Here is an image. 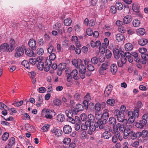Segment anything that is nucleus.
<instances>
[{"instance_id":"29","label":"nucleus","mask_w":148,"mask_h":148,"mask_svg":"<svg viewBox=\"0 0 148 148\" xmlns=\"http://www.w3.org/2000/svg\"><path fill=\"white\" fill-rule=\"evenodd\" d=\"M119 51L118 49H116L113 51L114 56L115 58L116 59H118L120 57L119 54Z\"/></svg>"},{"instance_id":"32","label":"nucleus","mask_w":148,"mask_h":148,"mask_svg":"<svg viewBox=\"0 0 148 148\" xmlns=\"http://www.w3.org/2000/svg\"><path fill=\"white\" fill-rule=\"evenodd\" d=\"M25 53L27 56L31 57L33 56L34 55V52L33 51L30 49H26Z\"/></svg>"},{"instance_id":"41","label":"nucleus","mask_w":148,"mask_h":148,"mask_svg":"<svg viewBox=\"0 0 148 148\" xmlns=\"http://www.w3.org/2000/svg\"><path fill=\"white\" fill-rule=\"evenodd\" d=\"M132 8L135 12H137L139 11V8L138 7L137 4H133L132 5Z\"/></svg>"},{"instance_id":"20","label":"nucleus","mask_w":148,"mask_h":148,"mask_svg":"<svg viewBox=\"0 0 148 148\" xmlns=\"http://www.w3.org/2000/svg\"><path fill=\"white\" fill-rule=\"evenodd\" d=\"M0 46L1 50H3L4 51H6L8 52V49L9 48V45L8 43H3L1 44Z\"/></svg>"},{"instance_id":"55","label":"nucleus","mask_w":148,"mask_h":148,"mask_svg":"<svg viewBox=\"0 0 148 148\" xmlns=\"http://www.w3.org/2000/svg\"><path fill=\"white\" fill-rule=\"evenodd\" d=\"M83 105L84 106L86 109L87 110L88 108V100H84L83 101Z\"/></svg>"},{"instance_id":"30","label":"nucleus","mask_w":148,"mask_h":148,"mask_svg":"<svg viewBox=\"0 0 148 148\" xmlns=\"http://www.w3.org/2000/svg\"><path fill=\"white\" fill-rule=\"evenodd\" d=\"M57 120L61 122H62L65 119L64 115L62 114H59L57 116Z\"/></svg>"},{"instance_id":"64","label":"nucleus","mask_w":148,"mask_h":148,"mask_svg":"<svg viewBox=\"0 0 148 148\" xmlns=\"http://www.w3.org/2000/svg\"><path fill=\"white\" fill-rule=\"evenodd\" d=\"M29 75L30 76L31 78H34L36 75L35 72L33 71H32L31 72H29Z\"/></svg>"},{"instance_id":"31","label":"nucleus","mask_w":148,"mask_h":148,"mask_svg":"<svg viewBox=\"0 0 148 148\" xmlns=\"http://www.w3.org/2000/svg\"><path fill=\"white\" fill-rule=\"evenodd\" d=\"M72 23V20L70 18H67L65 19L64 22V24L66 26L70 25Z\"/></svg>"},{"instance_id":"14","label":"nucleus","mask_w":148,"mask_h":148,"mask_svg":"<svg viewBox=\"0 0 148 148\" xmlns=\"http://www.w3.org/2000/svg\"><path fill=\"white\" fill-rule=\"evenodd\" d=\"M63 131L64 133L68 134L70 133L72 131V128L69 125H65L63 127Z\"/></svg>"},{"instance_id":"34","label":"nucleus","mask_w":148,"mask_h":148,"mask_svg":"<svg viewBox=\"0 0 148 148\" xmlns=\"http://www.w3.org/2000/svg\"><path fill=\"white\" fill-rule=\"evenodd\" d=\"M140 21L137 19H135L132 22L133 25L135 27H138L140 26Z\"/></svg>"},{"instance_id":"44","label":"nucleus","mask_w":148,"mask_h":148,"mask_svg":"<svg viewBox=\"0 0 148 148\" xmlns=\"http://www.w3.org/2000/svg\"><path fill=\"white\" fill-rule=\"evenodd\" d=\"M80 62V63H81V60L80 59H78L77 60L75 59H74L72 61V62L73 64L75 67L79 66L78 62Z\"/></svg>"},{"instance_id":"48","label":"nucleus","mask_w":148,"mask_h":148,"mask_svg":"<svg viewBox=\"0 0 148 148\" xmlns=\"http://www.w3.org/2000/svg\"><path fill=\"white\" fill-rule=\"evenodd\" d=\"M136 117L134 116H130L129 118L127 121V123L129 124L132 123H133L135 121V118Z\"/></svg>"},{"instance_id":"9","label":"nucleus","mask_w":148,"mask_h":148,"mask_svg":"<svg viewBox=\"0 0 148 148\" xmlns=\"http://www.w3.org/2000/svg\"><path fill=\"white\" fill-rule=\"evenodd\" d=\"M45 62V65L43 68L44 70L46 71H48L49 70L50 66L52 64L51 61L49 60H47Z\"/></svg>"},{"instance_id":"36","label":"nucleus","mask_w":148,"mask_h":148,"mask_svg":"<svg viewBox=\"0 0 148 148\" xmlns=\"http://www.w3.org/2000/svg\"><path fill=\"white\" fill-rule=\"evenodd\" d=\"M21 64L27 69H29L30 68L29 64L27 61H23L21 63Z\"/></svg>"},{"instance_id":"50","label":"nucleus","mask_w":148,"mask_h":148,"mask_svg":"<svg viewBox=\"0 0 148 148\" xmlns=\"http://www.w3.org/2000/svg\"><path fill=\"white\" fill-rule=\"evenodd\" d=\"M108 64L106 62L103 63L101 65L100 69V71H104L106 70L107 69Z\"/></svg>"},{"instance_id":"35","label":"nucleus","mask_w":148,"mask_h":148,"mask_svg":"<svg viewBox=\"0 0 148 148\" xmlns=\"http://www.w3.org/2000/svg\"><path fill=\"white\" fill-rule=\"evenodd\" d=\"M117 71V67L116 65L113 64L111 66V71L113 74H115Z\"/></svg>"},{"instance_id":"45","label":"nucleus","mask_w":148,"mask_h":148,"mask_svg":"<svg viewBox=\"0 0 148 148\" xmlns=\"http://www.w3.org/2000/svg\"><path fill=\"white\" fill-rule=\"evenodd\" d=\"M128 136H130L132 139L134 140L136 139V133L132 131L130 132Z\"/></svg>"},{"instance_id":"28","label":"nucleus","mask_w":148,"mask_h":148,"mask_svg":"<svg viewBox=\"0 0 148 148\" xmlns=\"http://www.w3.org/2000/svg\"><path fill=\"white\" fill-rule=\"evenodd\" d=\"M125 49L127 51H130L133 49L132 45L130 43H127L125 45Z\"/></svg>"},{"instance_id":"24","label":"nucleus","mask_w":148,"mask_h":148,"mask_svg":"<svg viewBox=\"0 0 148 148\" xmlns=\"http://www.w3.org/2000/svg\"><path fill=\"white\" fill-rule=\"evenodd\" d=\"M101 106L99 103H96L95 106L94 110L95 111V114L98 113L101 110Z\"/></svg>"},{"instance_id":"25","label":"nucleus","mask_w":148,"mask_h":148,"mask_svg":"<svg viewBox=\"0 0 148 148\" xmlns=\"http://www.w3.org/2000/svg\"><path fill=\"white\" fill-rule=\"evenodd\" d=\"M116 40L118 42L124 41L125 40L124 37L122 34H118L116 36Z\"/></svg>"},{"instance_id":"52","label":"nucleus","mask_w":148,"mask_h":148,"mask_svg":"<svg viewBox=\"0 0 148 148\" xmlns=\"http://www.w3.org/2000/svg\"><path fill=\"white\" fill-rule=\"evenodd\" d=\"M107 103L111 106H113L114 103V100L113 99H108L107 101Z\"/></svg>"},{"instance_id":"16","label":"nucleus","mask_w":148,"mask_h":148,"mask_svg":"<svg viewBox=\"0 0 148 148\" xmlns=\"http://www.w3.org/2000/svg\"><path fill=\"white\" fill-rule=\"evenodd\" d=\"M98 122L99 123V129L100 130L103 129L105 125L107 123L108 121L106 119H103V120H98Z\"/></svg>"},{"instance_id":"7","label":"nucleus","mask_w":148,"mask_h":148,"mask_svg":"<svg viewBox=\"0 0 148 148\" xmlns=\"http://www.w3.org/2000/svg\"><path fill=\"white\" fill-rule=\"evenodd\" d=\"M38 64H37V67L38 69L42 70L44 67V62L42 60L40 57L38 58Z\"/></svg>"},{"instance_id":"33","label":"nucleus","mask_w":148,"mask_h":148,"mask_svg":"<svg viewBox=\"0 0 148 148\" xmlns=\"http://www.w3.org/2000/svg\"><path fill=\"white\" fill-rule=\"evenodd\" d=\"M116 119L114 117H110L108 120V122L110 124L113 125H115L116 124Z\"/></svg>"},{"instance_id":"38","label":"nucleus","mask_w":148,"mask_h":148,"mask_svg":"<svg viewBox=\"0 0 148 148\" xmlns=\"http://www.w3.org/2000/svg\"><path fill=\"white\" fill-rule=\"evenodd\" d=\"M95 106L93 103H90L88 105V108L89 110L93 111H94Z\"/></svg>"},{"instance_id":"18","label":"nucleus","mask_w":148,"mask_h":148,"mask_svg":"<svg viewBox=\"0 0 148 148\" xmlns=\"http://www.w3.org/2000/svg\"><path fill=\"white\" fill-rule=\"evenodd\" d=\"M84 109V107L83 105L80 104L78 103L76 105L75 113L76 114L79 112L83 111Z\"/></svg>"},{"instance_id":"58","label":"nucleus","mask_w":148,"mask_h":148,"mask_svg":"<svg viewBox=\"0 0 148 148\" xmlns=\"http://www.w3.org/2000/svg\"><path fill=\"white\" fill-rule=\"evenodd\" d=\"M87 69L90 71H93L94 70V67L91 64H88L87 66Z\"/></svg>"},{"instance_id":"6","label":"nucleus","mask_w":148,"mask_h":148,"mask_svg":"<svg viewBox=\"0 0 148 148\" xmlns=\"http://www.w3.org/2000/svg\"><path fill=\"white\" fill-rule=\"evenodd\" d=\"M131 128V126L130 125H127L125 127L123 136V138L124 139H126L128 138L129 133H130V132L131 131L130 130Z\"/></svg>"},{"instance_id":"62","label":"nucleus","mask_w":148,"mask_h":148,"mask_svg":"<svg viewBox=\"0 0 148 148\" xmlns=\"http://www.w3.org/2000/svg\"><path fill=\"white\" fill-rule=\"evenodd\" d=\"M86 33L88 36H91L93 32L91 29H88L86 30Z\"/></svg>"},{"instance_id":"23","label":"nucleus","mask_w":148,"mask_h":148,"mask_svg":"<svg viewBox=\"0 0 148 148\" xmlns=\"http://www.w3.org/2000/svg\"><path fill=\"white\" fill-rule=\"evenodd\" d=\"M111 131H105L103 134V136L104 138L105 139H108L111 137V134L110 133Z\"/></svg>"},{"instance_id":"5","label":"nucleus","mask_w":148,"mask_h":148,"mask_svg":"<svg viewBox=\"0 0 148 148\" xmlns=\"http://www.w3.org/2000/svg\"><path fill=\"white\" fill-rule=\"evenodd\" d=\"M16 52L14 56L16 58H18L22 56L24 53L23 49L21 47H17L16 49Z\"/></svg>"},{"instance_id":"2","label":"nucleus","mask_w":148,"mask_h":148,"mask_svg":"<svg viewBox=\"0 0 148 148\" xmlns=\"http://www.w3.org/2000/svg\"><path fill=\"white\" fill-rule=\"evenodd\" d=\"M66 74L67 75V81L68 82H71L72 78L76 80L79 79V76L78 75V71L76 69L73 70L70 73H67Z\"/></svg>"},{"instance_id":"4","label":"nucleus","mask_w":148,"mask_h":148,"mask_svg":"<svg viewBox=\"0 0 148 148\" xmlns=\"http://www.w3.org/2000/svg\"><path fill=\"white\" fill-rule=\"evenodd\" d=\"M66 67V64L65 63H62L59 64L57 69V74L60 76L62 73V71L64 70Z\"/></svg>"},{"instance_id":"15","label":"nucleus","mask_w":148,"mask_h":148,"mask_svg":"<svg viewBox=\"0 0 148 148\" xmlns=\"http://www.w3.org/2000/svg\"><path fill=\"white\" fill-rule=\"evenodd\" d=\"M45 111V117L47 119H51L52 117L53 116L51 113H53V111L50 110H43L42 111Z\"/></svg>"},{"instance_id":"3","label":"nucleus","mask_w":148,"mask_h":148,"mask_svg":"<svg viewBox=\"0 0 148 148\" xmlns=\"http://www.w3.org/2000/svg\"><path fill=\"white\" fill-rule=\"evenodd\" d=\"M79 75L80 77L82 79H84L85 78L84 73L86 70V68L85 66L81 63L79 64Z\"/></svg>"},{"instance_id":"8","label":"nucleus","mask_w":148,"mask_h":148,"mask_svg":"<svg viewBox=\"0 0 148 148\" xmlns=\"http://www.w3.org/2000/svg\"><path fill=\"white\" fill-rule=\"evenodd\" d=\"M112 86L111 85H109L105 88L104 92V95L106 97H108L110 94L112 88Z\"/></svg>"},{"instance_id":"40","label":"nucleus","mask_w":148,"mask_h":148,"mask_svg":"<svg viewBox=\"0 0 148 148\" xmlns=\"http://www.w3.org/2000/svg\"><path fill=\"white\" fill-rule=\"evenodd\" d=\"M49 126V124H45L42 127L41 130H42L43 132H46L48 130Z\"/></svg>"},{"instance_id":"22","label":"nucleus","mask_w":148,"mask_h":148,"mask_svg":"<svg viewBox=\"0 0 148 148\" xmlns=\"http://www.w3.org/2000/svg\"><path fill=\"white\" fill-rule=\"evenodd\" d=\"M141 57L143 60L141 61V63L142 64H145L146 63V61L148 60V55L147 53L142 54L141 55Z\"/></svg>"},{"instance_id":"13","label":"nucleus","mask_w":148,"mask_h":148,"mask_svg":"<svg viewBox=\"0 0 148 148\" xmlns=\"http://www.w3.org/2000/svg\"><path fill=\"white\" fill-rule=\"evenodd\" d=\"M51 131L53 134L56 135L57 136L59 137L62 135V131L61 130L56 128L54 127Z\"/></svg>"},{"instance_id":"21","label":"nucleus","mask_w":148,"mask_h":148,"mask_svg":"<svg viewBox=\"0 0 148 148\" xmlns=\"http://www.w3.org/2000/svg\"><path fill=\"white\" fill-rule=\"evenodd\" d=\"M132 21V19L130 16L127 15L125 16L123 19V23L125 24L130 23Z\"/></svg>"},{"instance_id":"59","label":"nucleus","mask_w":148,"mask_h":148,"mask_svg":"<svg viewBox=\"0 0 148 148\" xmlns=\"http://www.w3.org/2000/svg\"><path fill=\"white\" fill-rule=\"evenodd\" d=\"M71 142V139L69 138H64L63 141V143L65 145H68Z\"/></svg>"},{"instance_id":"17","label":"nucleus","mask_w":148,"mask_h":148,"mask_svg":"<svg viewBox=\"0 0 148 148\" xmlns=\"http://www.w3.org/2000/svg\"><path fill=\"white\" fill-rule=\"evenodd\" d=\"M9 140L8 144L6 146L5 148H12V145L15 143V139L13 137H11Z\"/></svg>"},{"instance_id":"51","label":"nucleus","mask_w":148,"mask_h":148,"mask_svg":"<svg viewBox=\"0 0 148 148\" xmlns=\"http://www.w3.org/2000/svg\"><path fill=\"white\" fill-rule=\"evenodd\" d=\"M65 113L66 114V116L68 117V118H71V117H73V112H72V111H71L70 110H66L65 111Z\"/></svg>"},{"instance_id":"54","label":"nucleus","mask_w":148,"mask_h":148,"mask_svg":"<svg viewBox=\"0 0 148 148\" xmlns=\"http://www.w3.org/2000/svg\"><path fill=\"white\" fill-rule=\"evenodd\" d=\"M88 120L91 122H93L94 121L95 118L93 115L91 114H90L88 116Z\"/></svg>"},{"instance_id":"42","label":"nucleus","mask_w":148,"mask_h":148,"mask_svg":"<svg viewBox=\"0 0 148 148\" xmlns=\"http://www.w3.org/2000/svg\"><path fill=\"white\" fill-rule=\"evenodd\" d=\"M138 34L139 35H143L145 33V30L144 28H139L137 30Z\"/></svg>"},{"instance_id":"26","label":"nucleus","mask_w":148,"mask_h":148,"mask_svg":"<svg viewBox=\"0 0 148 148\" xmlns=\"http://www.w3.org/2000/svg\"><path fill=\"white\" fill-rule=\"evenodd\" d=\"M148 41L147 39L143 38L139 40L138 42L140 45L143 46L146 45L148 43Z\"/></svg>"},{"instance_id":"61","label":"nucleus","mask_w":148,"mask_h":148,"mask_svg":"<svg viewBox=\"0 0 148 148\" xmlns=\"http://www.w3.org/2000/svg\"><path fill=\"white\" fill-rule=\"evenodd\" d=\"M51 54L50 55L49 57L50 60H54L56 58V55L54 53H51Z\"/></svg>"},{"instance_id":"47","label":"nucleus","mask_w":148,"mask_h":148,"mask_svg":"<svg viewBox=\"0 0 148 148\" xmlns=\"http://www.w3.org/2000/svg\"><path fill=\"white\" fill-rule=\"evenodd\" d=\"M47 51L48 53H51L52 52H55L56 50L54 49L53 46L52 45H51L48 48Z\"/></svg>"},{"instance_id":"39","label":"nucleus","mask_w":148,"mask_h":148,"mask_svg":"<svg viewBox=\"0 0 148 148\" xmlns=\"http://www.w3.org/2000/svg\"><path fill=\"white\" fill-rule=\"evenodd\" d=\"M98 61V60L97 57L95 56L91 58L90 60V62L92 64H96L97 63Z\"/></svg>"},{"instance_id":"12","label":"nucleus","mask_w":148,"mask_h":148,"mask_svg":"<svg viewBox=\"0 0 148 148\" xmlns=\"http://www.w3.org/2000/svg\"><path fill=\"white\" fill-rule=\"evenodd\" d=\"M29 46L32 48V50H35L36 49V41L33 38L30 39L28 42Z\"/></svg>"},{"instance_id":"56","label":"nucleus","mask_w":148,"mask_h":148,"mask_svg":"<svg viewBox=\"0 0 148 148\" xmlns=\"http://www.w3.org/2000/svg\"><path fill=\"white\" fill-rule=\"evenodd\" d=\"M53 103L55 105L57 106H59L61 104V101L58 99H56L54 100Z\"/></svg>"},{"instance_id":"43","label":"nucleus","mask_w":148,"mask_h":148,"mask_svg":"<svg viewBox=\"0 0 148 148\" xmlns=\"http://www.w3.org/2000/svg\"><path fill=\"white\" fill-rule=\"evenodd\" d=\"M38 58H30L29 60V63L32 65H34L38 62Z\"/></svg>"},{"instance_id":"60","label":"nucleus","mask_w":148,"mask_h":148,"mask_svg":"<svg viewBox=\"0 0 148 148\" xmlns=\"http://www.w3.org/2000/svg\"><path fill=\"white\" fill-rule=\"evenodd\" d=\"M148 133V132L146 130H143L142 132H141V136L143 138H145Z\"/></svg>"},{"instance_id":"37","label":"nucleus","mask_w":148,"mask_h":148,"mask_svg":"<svg viewBox=\"0 0 148 148\" xmlns=\"http://www.w3.org/2000/svg\"><path fill=\"white\" fill-rule=\"evenodd\" d=\"M134 116L136 118H138L139 115V109L138 108H135L133 112Z\"/></svg>"},{"instance_id":"49","label":"nucleus","mask_w":148,"mask_h":148,"mask_svg":"<svg viewBox=\"0 0 148 148\" xmlns=\"http://www.w3.org/2000/svg\"><path fill=\"white\" fill-rule=\"evenodd\" d=\"M9 136V134L6 132H5L2 136V139L4 141L6 140Z\"/></svg>"},{"instance_id":"57","label":"nucleus","mask_w":148,"mask_h":148,"mask_svg":"<svg viewBox=\"0 0 148 148\" xmlns=\"http://www.w3.org/2000/svg\"><path fill=\"white\" fill-rule=\"evenodd\" d=\"M110 10L112 13L114 14L116 12L117 8L115 6H112L110 7Z\"/></svg>"},{"instance_id":"63","label":"nucleus","mask_w":148,"mask_h":148,"mask_svg":"<svg viewBox=\"0 0 148 148\" xmlns=\"http://www.w3.org/2000/svg\"><path fill=\"white\" fill-rule=\"evenodd\" d=\"M106 131H111V127L108 125H105L103 128Z\"/></svg>"},{"instance_id":"53","label":"nucleus","mask_w":148,"mask_h":148,"mask_svg":"<svg viewBox=\"0 0 148 148\" xmlns=\"http://www.w3.org/2000/svg\"><path fill=\"white\" fill-rule=\"evenodd\" d=\"M36 53L38 55H42L44 53V51L43 49L38 48L36 50Z\"/></svg>"},{"instance_id":"11","label":"nucleus","mask_w":148,"mask_h":148,"mask_svg":"<svg viewBox=\"0 0 148 148\" xmlns=\"http://www.w3.org/2000/svg\"><path fill=\"white\" fill-rule=\"evenodd\" d=\"M147 121L145 120H141L139 122L136 123V126L137 127L140 129L143 128L144 126L147 123Z\"/></svg>"},{"instance_id":"27","label":"nucleus","mask_w":148,"mask_h":148,"mask_svg":"<svg viewBox=\"0 0 148 148\" xmlns=\"http://www.w3.org/2000/svg\"><path fill=\"white\" fill-rule=\"evenodd\" d=\"M115 7L118 10H121L123 8V6L122 3L120 2L117 1L115 3Z\"/></svg>"},{"instance_id":"46","label":"nucleus","mask_w":148,"mask_h":148,"mask_svg":"<svg viewBox=\"0 0 148 148\" xmlns=\"http://www.w3.org/2000/svg\"><path fill=\"white\" fill-rule=\"evenodd\" d=\"M105 55L107 58L108 59L111 58L112 54L111 52L109 49H107L105 52Z\"/></svg>"},{"instance_id":"1","label":"nucleus","mask_w":148,"mask_h":148,"mask_svg":"<svg viewBox=\"0 0 148 148\" xmlns=\"http://www.w3.org/2000/svg\"><path fill=\"white\" fill-rule=\"evenodd\" d=\"M114 113L116 114L115 116H116L117 120L119 122L123 124H127V119H125L123 113L120 112L119 110H116L114 111Z\"/></svg>"},{"instance_id":"19","label":"nucleus","mask_w":148,"mask_h":148,"mask_svg":"<svg viewBox=\"0 0 148 148\" xmlns=\"http://www.w3.org/2000/svg\"><path fill=\"white\" fill-rule=\"evenodd\" d=\"M109 110L108 109L104 110L103 113L101 116V118L104 119H108L109 117Z\"/></svg>"},{"instance_id":"10","label":"nucleus","mask_w":148,"mask_h":148,"mask_svg":"<svg viewBox=\"0 0 148 148\" xmlns=\"http://www.w3.org/2000/svg\"><path fill=\"white\" fill-rule=\"evenodd\" d=\"M15 41L14 39L11 38L10 41V47L8 49V51L9 52L12 51L14 49L15 47Z\"/></svg>"}]
</instances>
